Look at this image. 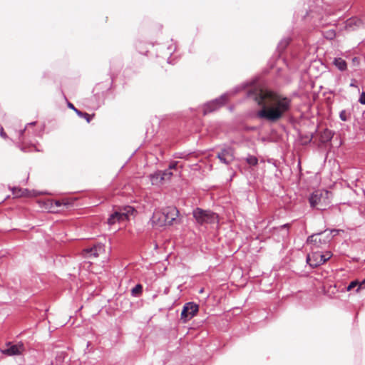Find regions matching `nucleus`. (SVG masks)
<instances>
[{"instance_id": "1", "label": "nucleus", "mask_w": 365, "mask_h": 365, "mask_svg": "<svg viewBox=\"0 0 365 365\" xmlns=\"http://www.w3.org/2000/svg\"><path fill=\"white\" fill-rule=\"evenodd\" d=\"M261 109L258 117L270 121L280 119L290 108L291 100L267 90H260L255 98Z\"/></svg>"}, {"instance_id": "2", "label": "nucleus", "mask_w": 365, "mask_h": 365, "mask_svg": "<svg viewBox=\"0 0 365 365\" xmlns=\"http://www.w3.org/2000/svg\"><path fill=\"white\" fill-rule=\"evenodd\" d=\"M178 215V210L175 207H168L154 212L151 218L153 225L163 227L172 225Z\"/></svg>"}, {"instance_id": "3", "label": "nucleus", "mask_w": 365, "mask_h": 365, "mask_svg": "<svg viewBox=\"0 0 365 365\" xmlns=\"http://www.w3.org/2000/svg\"><path fill=\"white\" fill-rule=\"evenodd\" d=\"M333 195L327 190H318L312 193L309 197L311 207L325 210L331 202Z\"/></svg>"}, {"instance_id": "4", "label": "nucleus", "mask_w": 365, "mask_h": 365, "mask_svg": "<svg viewBox=\"0 0 365 365\" xmlns=\"http://www.w3.org/2000/svg\"><path fill=\"white\" fill-rule=\"evenodd\" d=\"M135 212L134 208L130 206L119 208L110 215L108 219V224L109 225H114L116 223H123L128 221L134 215Z\"/></svg>"}, {"instance_id": "5", "label": "nucleus", "mask_w": 365, "mask_h": 365, "mask_svg": "<svg viewBox=\"0 0 365 365\" xmlns=\"http://www.w3.org/2000/svg\"><path fill=\"white\" fill-rule=\"evenodd\" d=\"M193 217L199 224L215 223L218 222L217 215L207 210H203L200 208H196L193 210Z\"/></svg>"}, {"instance_id": "6", "label": "nucleus", "mask_w": 365, "mask_h": 365, "mask_svg": "<svg viewBox=\"0 0 365 365\" xmlns=\"http://www.w3.org/2000/svg\"><path fill=\"white\" fill-rule=\"evenodd\" d=\"M331 257L330 252H327L322 254L319 252H312L308 255L307 261L311 267H317L320 264H324Z\"/></svg>"}, {"instance_id": "7", "label": "nucleus", "mask_w": 365, "mask_h": 365, "mask_svg": "<svg viewBox=\"0 0 365 365\" xmlns=\"http://www.w3.org/2000/svg\"><path fill=\"white\" fill-rule=\"evenodd\" d=\"M199 307L193 302L186 303L182 308L181 312V319L183 322H187L195 317L198 312Z\"/></svg>"}, {"instance_id": "8", "label": "nucleus", "mask_w": 365, "mask_h": 365, "mask_svg": "<svg viewBox=\"0 0 365 365\" xmlns=\"http://www.w3.org/2000/svg\"><path fill=\"white\" fill-rule=\"evenodd\" d=\"M331 232L324 231L321 233H317L312 235L308 239V243H313L316 247H319L322 244H326L331 239Z\"/></svg>"}, {"instance_id": "9", "label": "nucleus", "mask_w": 365, "mask_h": 365, "mask_svg": "<svg viewBox=\"0 0 365 365\" xmlns=\"http://www.w3.org/2000/svg\"><path fill=\"white\" fill-rule=\"evenodd\" d=\"M172 173L170 170H165L163 173L158 171L150 175V180L153 185H160L164 182L170 179Z\"/></svg>"}, {"instance_id": "10", "label": "nucleus", "mask_w": 365, "mask_h": 365, "mask_svg": "<svg viewBox=\"0 0 365 365\" xmlns=\"http://www.w3.org/2000/svg\"><path fill=\"white\" fill-rule=\"evenodd\" d=\"M217 157L225 164H230L235 159L233 150L230 148L222 150L218 153Z\"/></svg>"}, {"instance_id": "11", "label": "nucleus", "mask_w": 365, "mask_h": 365, "mask_svg": "<svg viewBox=\"0 0 365 365\" xmlns=\"http://www.w3.org/2000/svg\"><path fill=\"white\" fill-rule=\"evenodd\" d=\"M226 101V95L222 96L220 98L216 99L206 104L204 108V113H207L215 110L217 107L224 104Z\"/></svg>"}, {"instance_id": "12", "label": "nucleus", "mask_w": 365, "mask_h": 365, "mask_svg": "<svg viewBox=\"0 0 365 365\" xmlns=\"http://www.w3.org/2000/svg\"><path fill=\"white\" fill-rule=\"evenodd\" d=\"M105 252L104 247L101 245H98L90 250L86 251V257L92 259L93 257H97L101 254Z\"/></svg>"}, {"instance_id": "13", "label": "nucleus", "mask_w": 365, "mask_h": 365, "mask_svg": "<svg viewBox=\"0 0 365 365\" xmlns=\"http://www.w3.org/2000/svg\"><path fill=\"white\" fill-rule=\"evenodd\" d=\"M24 351V346L22 344H18L15 345H11L9 346L7 349L3 351L4 354H6L9 356L14 355H19Z\"/></svg>"}, {"instance_id": "14", "label": "nucleus", "mask_w": 365, "mask_h": 365, "mask_svg": "<svg viewBox=\"0 0 365 365\" xmlns=\"http://www.w3.org/2000/svg\"><path fill=\"white\" fill-rule=\"evenodd\" d=\"M333 63L339 71H345L347 68L346 61L341 58H334Z\"/></svg>"}, {"instance_id": "15", "label": "nucleus", "mask_w": 365, "mask_h": 365, "mask_svg": "<svg viewBox=\"0 0 365 365\" xmlns=\"http://www.w3.org/2000/svg\"><path fill=\"white\" fill-rule=\"evenodd\" d=\"M332 138V133L331 130H325L322 135V140L323 142L329 141Z\"/></svg>"}, {"instance_id": "16", "label": "nucleus", "mask_w": 365, "mask_h": 365, "mask_svg": "<svg viewBox=\"0 0 365 365\" xmlns=\"http://www.w3.org/2000/svg\"><path fill=\"white\" fill-rule=\"evenodd\" d=\"M247 163L250 165H256L258 163V160L255 156L250 155L246 158Z\"/></svg>"}, {"instance_id": "17", "label": "nucleus", "mask_w": 365, "mask_h": 365, "mask_svg": "<svg viewBox=\"0 0 365 365\" xmlns=\"http://www.w3.org/2000/svg\"><path fill=\"white\" fill-rule=\"evenodd\" d=\"M359 286L356 292H359V290L360 289H359V282L358 281H353L351 282L349 285L347 287V290L348 291H350L351 289H353L354 287H355L356 286Z\"/></svg>"}, {"instance_id": "18", "label": "nucleus", "mask_w": 365, "mask_h": 365, "mask_svg": "<svg viewBox=\"0 0 365 365\" xmlns=\"http://www.w3.org/2000/svg\"><path fill=\"white\" fill-rule=\"evenodd\" d=\"M142 286L140 284H137L135 287L132 289L133 294H137L142 292Z\"/></svg>"}, {"instance_id": "19", "label": "nucleus", "mask_w": 365, "mask_h": 365, "mask_svg": "<svg viewBox=\"0 0 365 365\" xmlns=\"http://www.w3.org/2000/svg\"><path fill=\"white\" fill-rule=\"evenodd\" d=\"M339 117H340V119L343 121H346L348 120L347 113L344 110H343L340 112Z\"/></svg>"}, {"instance_id": "20", "label": "nucleus", "mask_w": 365, "mask_h": 365, "mask_svg": "<svg viewBox=\"0 0 365 365\" xmlns=\"http://www.w3.org/2000/svg\"><path fill=\"white\" fill-rule=\"evenodd\" d=\"M359 101L360 102V103L365 105V92H363L361 94Z\"/></svg>"}, {"instance_id": "21", "label": "nucleus", "mask_w": 365, "mask_h": 365, "mask_svg": "<svg viewBox=\"0 0 365 365\" xmlns=\"http://www.w3.org/2000/svg\"><path fill=\"white\" fill-rule=\"evenodd\" d=\"M83 117L86 119L87 122H90L91 119V116L88 113H83Z\"/></svg>"}, {"instance_id": "22", "label": "nucleus", "mask_w": 365, "mask_h": 365, "mask_svg": "<svg viewBox=\"0 0 365 365\" xmlns=\"http://www.w3.org/2000/svg\"><path fill=\"white\" fill-rule=\"evenodd\" d=\"M365 288V279L359 282V289Z\"/></svg>"}, {"instance_id": "23", "label": "nucleus", "mask_w": 365, "mask_h": 365, "mask_svg": "<svg viewBox=\"0 0 365 365\" xmlns=\"http://www.w3.org/2000/svg\"><path fill=\"white\" fill-rule=\"evenodd\" d=\"M0 135H1L2 138H6V133H4V129H3V128H2V127L0 128Z\"/></svg>"}, {"instance_id": "24", "label": "nucleus", "mask_w": 365, "mask_h": 365, "mask_svg": "<svg viewBox=\"0 0 365 365\" xmlns=\"http://www.w3.org/2000/svg\"><path fill=\"white\" fill-rule=\"evenodd\" d=\"M177 166V163H173L172 165H170V169H174Z\"/></svg>"}, {"instance_id": "25", "label": "nucleus", "mask_w": 365, "mask_h": 365, "mask_svg": "<svg viewBox=\"0 0 365 365\" xmlns=\"http://www.w3.org/2000/svg\"><path fill=\"white\" fill-rule=\"evenodd\" d=\"M74 110L76 112V113L78 115H82L83 116V114L82 113H81L80 111H78V110H76V108L74 109Z\"/></svg>"}, {"instance_id": "26", "label": "nucleus", "mask_w": 365, "mask_h": 365, "mask_svg": "<svg viewBox=\"0 0 365 365\" xmlns=\"http://www.w3.org/2000/svg\"><path fill=\"white\" fill-rule=\"evenodd\" d=\"M350 86H351V87H357V86L355 85V82H354V81H353L350 83Z\"/></svg>"}, {"instance_id": "27", "label": "nucleus", "mask_w": 365, "mask_h": 365, "mask_svg": "<svg viewBox=\"0 0 365 365\" xmlns=\"http://www.w3.org/2000/svg\"><path fill=\"white\" fill-rule=\"evenodd\" d=\"M68 107H69V108H72V109H73V110L75 109L74 106H73V104H71V103H69V104H68Z\"/></svg>"}]
</instances>
